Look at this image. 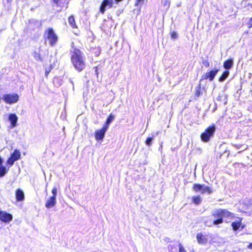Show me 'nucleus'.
I'll return each mask as SVG.
<instances>
[{
	"label": "nucleus",
	"mask_w": 252,
	"mask_h": 252,
	"mask_svg": "<svg viewBox=\"0 0 252 252\" xmlns=\"http://www.w3.org/2000/svg\"><path fill=\"white\" fill-rule=\"evenodd\" d=\"M192 202L196 205H199L201 202V198L200 196H194L192 197Z\"/></svg>",
	"instance_id": "obj_20"
},
{
	"label": "nucleus",
	"mask_w": 252,
	"mask_h": 252,
	"mask_svg": "<svg viewBox=\"0 0 252 252\" xmlns=\"http://www.w3.org/2000/svg\"><path fill=\"white\" fill-rule=\"evenodd\" d=\"M95 72L96 75L97 76L98 74V72L97 68L96 67H95Z\"/></svg>",
	"instance_id": "obj_38"
},
{
	"label": "nucleus",
	"mask_w": 252,
	"mask_h": 252,
	"mask_svg": "<svg viewBox=\"0 0 252 252\" xmlns=\"http://www.w3.org/2000/svg\"><path fill=\"white\" fill-rule=\"evenodd\" d=\"M13 218L11 214L7 213L5 211H0V220L5 223L9 222Z\"/></svg>",
	"instance_id": "obj_9"
},
{
	"label": "nucleus",
	"mask_w": 252,
	"mask_h": 252,
	"mask_svg": "<svg viewBox=\"0 0 252 252\" xmlns=\"http://www.w3.org/2000/svg\"><path fill=\"white\" fill-rule=\"evenodd\" d=\"M215 130L216 126L214 125L209 126L201 135V139L202 141L204 142H208L210 140V138L213 136Z\"/></svg>",
	"instance_id": "obj_3"
},
{
	"label": "nucleus",
	"mask_w": 252,
	"mask_h": 252,
	"mask_svg": "<svg viewBox=\"0 0 252 252\" xmlns=\"http://www.w3.org/2000/svg\"><path fill=\"white\" fill-rule=\"evenodd\" d=\"M16 198L17 201H21L24 199V192L20 189H18L16 191Z\"/></svg>",
	"instance_id": "obj_13"
},
{
	"label": "nucleus",
	"mask_w": 252,
	"mask_h": 252,
	"mask_svg": "<svg viewBox=\"0 0 252 252\" xmlns=\"http://www.w3.org/2000/svg\"><path fill=\"white\" fill-rule=\"evenodd\" d=\"M219 71V69H215L211 70L209 72H206L205 74L201 76V80L209 79V81H212L214 80L216 75L217 74Z\"/></svg>",
	"instance_id": "obj_7"
},
{
	"label": "nucleus",
	"mask_w": 252,
	"mask_h": 252,
	"mask_svg": "<svg viewBox=\"0 0 252 252\" xmlns=\"http://www.w3.org/2000/svg\"><path fill=\"white\" fill-rule=\"evenodd\" d=\"M52 193L53 195L52 196H54V197L56 198V196L57 194V189L56 187L54 188L52 190Z\"/></svg>",
	"instance_id": "obj_28"
},
{
	"label": "nucleus",
	"mask_w": 252,
	"mask_h": 252,
	"mask_svg": "<svg viewBox=\"0 0 252 252\" xmlns=\"http://www.w3.org/2000/svg\"><path fill=\"white\" fill-rule=\"evenodd\" d=\"M244 228V226L243 225V226H242V229H243Z\"/></svg>",
	"instance_id": "obj_41"
},
{
	"label": "nucleus",
	"mask_w": 252,
	"mask_h": 252,
	"mask_svg": "<svg viewBox=\"0 0 252 252\" xmlns=\"http://www.w3.org/2000/svg\"><path fill=\"white\" fill-rule=\"evenodd\" d=\"M52 69V65H51V67L49 68H46L45 69V75L46 76H47L49 72H50L51 70Z\"/></svg>",
	"instance_id": "obj_32"
},
{
	"label": "nucleus",
	"mask_w": 252,
	"mask_h": 252,
	"mask_svg": "<svg viewBox=\"0 0 252 252\" xmlns=\"http://www.w3.org/2000/svg\"><path fill=\"white\" fill-rule=\"evenodd\" d=\"M171 38L172 39H176L178 37V34L175 32H173L171 33Z\"/></svg>",
	"instance_id": "obj_30"
},
{
	"label": "nucleus",
	"mask_w": 252,
	"mask_h": 252,
	"mask_svg": "<svg viewBox=\"0 0 252 252\" xmlns=\"http://www.w3.org/2000/svg\"><path fill=\"white\" fill-rule=\"evenodd\" d=\"M247 24L249 28L252 27V17L250 19Z\"/></svg>",
	"instance_id": "obj_34"
},
{
	"label": "nucleus",
	"mask_w": 252,
	"mask_h": 252,
	"mask_svg": "<svg viewBox=\"0 0 252 252\" xmlns=\"http://www.w3.org/2000/svg\"><path fill=\"white\" fill-rule=\"evenodd\" d=\"M197 240L198 243L200 244H204L207 241V239L206 238V237L203 236L201 233H198L197 235Z\"/></svg>",
	"instance_id": "obj_16"
},
{
	"label": "nucleus",
	"mask_w": 252,
	"mask_h": 252,
	"mask_svg": "<svg viewBox=\"0 0 252 252\" xmlns=\"http://www.w3.org/2000/svg\"><path fill=\"white\" fill-rule=\"evenodd\" d=\"M163 4L164 6H169V2L168 0H165L163 3Z\"/></svg>",
	"instance_id": "obj_35"
},
{
	"label": "nucleus",
	"mask_w": 252,
	"mask_h": 252,
	"mask_svg": "<svg viewBox=\"0 0 252 252\" xmlns=\"http://www.w3.org/2000/svg\"><path fill=\"white\" fill-rule=\"evenodd\" d=\"M221 209H215L213 210L212 212V216L216 219L213 221L209 222L208 221H206L205 222L206 225L211 226L213 225H218L221 224L223 222V219L222 218V212Z\"/></svg>",
	"instance_id": "obj_2"
},
{
	"label": "nucleus",
	"mask_w": 252,
	"mask_h": 252,
	"mask_svg": "<svg viewBox=\"0 0 252 252\" xmlns=\"http://www.w3.org/2000/svg\"><path fill=\"white\" fill-rule=\"evenodd\" d=\"M33 56H34V59L36 61H42V58L41 57L40 54L37 53H34Z\"/></svg>",
	"instance_id": "obj_25"
},
{
	"label": "nucleus",
	"mask_w": 252,
	"mask_h": 252,
	"mask_svg": "<svg viewBox=\"0 0 252 252\" xmlns=\"http://www.w3.org/2000/svg\"><path fill=\"white\" fill-rule=\"evenodd\" d=\"M153 140V138L152 137H148L146 140V144L148 145V146H150L152 144V141Z\"/></svg>",
	"instance_id": "obj_27"
},
{
	"label": "nucleus",
	"mask_w": 252,
	"mask_h": 252,
	"mask_svg": "<svg viewBox=\"0 0 252 252\" xmlns=\"http://www.w3.org/2000/svg\"><path fill=\"white\" fill-rule=\"evenodd\" d=\"M68 23H69V25L73 28H75L77 27L73 16H70L68 18Z\"/></svg>",
	"instance_id": "obj_21"
},
{
	"label": "nucleus",
	"mask_w": 252,
	"mask_h": 252,
	"mask_svg": "<svg viewBox=\"0 0 252 252\" xmlns=\"http://www.w3.org/2000/svg\"><path fill=\"white\" fill-rule=\"evenodd\" d=\"M56 204V198L54 196H51L46 202L45 207L47 208H51L55 206Z\"/></svg>",
	"instance_id": "obj_10"
},
{
	"label": "nucleus",
	"mask_w": 252,
	"mask_h": 252,
	"mask_svg": "<svg viewBox=\"0 0 252 252\" xmlns=\"http://www.w3.org/2000/svg\"><path fill=\"white\" fill-rule=\"evenodd\" d=\"M200 94V88H199L197 90H196L195 95L197 96H199Z\"/></svg>",
	"instance_id": "obj_36"
},
{
	"label": "nucleus",
	"mask_w": 252,
	"mask_h": 252,
	"mask_svg": "<svg viewBox=\"0 0 252 252\" xmlns=\"http://www.w3.org/2000/svg\"><path fill=\"white\" fill-rule=\"evenodd\" d=\"M179 252H187L182 244L179 245Z\"/></svg>",
	"instance_id": "obj_31"
},
{
	"label": "nucleus",
	"mask_w": 252,
	"mask_h": 252,
	"mask_svg": "<svg viewBox=\"0 0 252 252\" xmlns=\"http://www.w3.org/2000/svg\"><path fill=\"white\" fill-rule=\"evenodd\" d=\"M144 1L145 0H136L135 3V6L141 7L144 4Z\"/></svg>",
	"instance_id": "obj_23"
},
{
	"label": "nucleus",
	"mask_w": 252,
	"mask_h": 252,
	"mask_svg": "<svg viewBox=\"0 0 252 252\" xmlns=\"http://www.w3.org/2000/svg\"><path fill=\"white\" fill-rule=\"evenodd\" d=\"M59 0H54V2L56 3H57L58 2Z\"/></svg>",
	"instance_id": "obj_40"
},
{
	"label": "nucleus",
	"mask_w": 252,
	"mask_h": 252,
	"mask_svg": "<svg viewBox=\"0 0 252 252\" xmlns=\"http://www.w3.org/2000/svg\"><path fill=\"white\" fill-rule=\"evenodd\" d=\"M114 118L115 116L113 115L112 114H110L107 119V124H110L114 120Z\"/></svg>",
	"instance_id": "obj_24"
},
{
	"label": "nucleus",
	"mask_w": 252,
	"mask_h": 252,
	"mask_svg": "<svg viewBox=\"0 0 252 252\" xmlns=\"http://www.w3.org/2000/svg\"><path fill=\"white\" fill-rule=\"evenodd\" d=\"M105 134V132H104L101 129L96 130L95 132V139L97 141H102L104 137Z\"/></svg>",
	"instance_id": "obj_11"
},
{
	"label": "nucleus",
	"mask_w": 252,
	"mask_h": 252,
	"mask_svg": "<svg viewBox=\"0 0 252 252\" xmlns=\"http://www.w3.org/2000/svg\"><path fill=\"white\" fill-rule=\"evenodd\" d=\"M1 163H2V159H1V158H0V165L1 164Z\"/></svg>",
	"instance_id": "obj_39"
},
{
	"label": "nucleus",
	"mask_w": 252,
	"mask_h": 252,
	"mask_svg": "<svg viewBox=\"0 0 252 252\" xmlns=\"http://www.w3.org/2000/svg\"><path fill=\"white\" fill-rule=\"evenodd\" d=\"M248 248L252 250V243H250L248 246Z\"/></svg>",
	"instance_id": "obj_37"
},
{
	"label": "nucleus",
	"mask_w": 252,
	"mask_h": 252,
	"mask_svg": "<svg viewBox=\"0 0 252 252\" xmlns=\"http://www.w3.org/2000/svg\"><path fill=\"white\" fill-rule=\"evenodd\" d=\"M71 60L75 68L79 72L82 71L86 67L85 56L78 49L72 48L70 51Z\"/></svg>",
	"instance_id": "obj_1"
},
{
	"label": "nucleus",
	"mask_w": 252,
	"mask_h": 252,
	"mask_svg": "<svg viewBox=\"0 0 252 252\" xmlns=\"http://www.w3.org/2000/svg\"><path fill=\"white\" fill-rule=\"evenodd\" d=\"M113 0H104L100 7V12L104 14L106 8H110L113 6Z\"/></svg>",
	"instance_id": "obj_8"
},
{
	"label": "nucleus",
	"mask_w": 252,
	"mask_h": 252,
	"mask_svg": "<svg viewBox=\"0 0 252 252\" xmlns=\"http://www.w3.org/2000/svg\"><path fill=\"white\" fill-rule=\"evenodd\" d=\"M203 64L205 67H208L209 66V63L207 60L203 61Z\"/></svg>",
	"instance_id": "obj_33"
},
{
	"label": "nucleus",
	"mask_w": 252,
	"mask_h": 252,
	"mask_svg": "<svg viewBox=\"0 0 252 252\" xmlns=\"http://www.w3.org/2000/svg\"><path fill=\"white\" fill-rule=\"evenodd\" d=\"M193 190L196 192H200L202 194L207 193L211 194L213 192L211 188L206 186L205 185L194 184L193 187Z\"/></svg>",
	"instance_id": "obj_4"
},
{
	"label": "nucleus",
	"mask_w": 252,
	"mask_h": 252,
	"mask_svg": "<svg viewBox=\"0 0 252 252\" xmlns=\"http://www.w3.org/2000/svg\"><path fill=\"white\" fill-rule=\"evenodd\" d=\"M109 124H107V123H106L105 125L103 126V127H102V128H101V129L104 132L106 133L108 128V126H109Z\"/></svg>",
	"instance_id": "obj_29"
},
{
	"label": "nucleus",
	"mask_w": 252,
	"mask_h": 252,
	"mask_svg": "<svg viewBox=\"0 0 252 252\" xmlns=\"http://www.w3.org/2000/svg\"><path fill=\"white\" fill-rule=\"evenodd\" d=\"M21 156L20 152L18 150H15L14 152L11 154V156L15 160H18Z\"/></svg>",
	"instance_id": "obj_18"
},
{
	"label": "nucleus",
	"mask_w": 252,
	"mask_h": 252,
	"mask_svg": "<svg viewBox=\"0 0 252 252\" xmlns=\"http://www.w3.org/2000/svg\"><path fill=\"white\" fill-rule=\"evenodd\" d=\"M241 221L242 218H239L238 220H236L232 223L231 226L234 230H237L241 227Z\"/></svg>",
	"instance_id": "obj_14"
},
{
	"label": "nucleus",
	"mask_w": 252,
	"mask_h": 252,
	"mask_svg": "<svg viewBox=\"0 0 252 252\" xmlns=\"http://www.w3.org/2000/svg\"><path fill=\"white\" fill-rule=\"evenodd\" d=\"M233 60L231 59L225 61L223 63V67L226 69H230L233 66Z\"/></svg>",
	"instance_id": "obj_17"
},
{
	"label": "nucleus",
	"mask_w": 252,
	"mask_h": 252,
	"mask_svg": "<svg viewBox=\"0 0 252 252\" xmlns=\"http://www.w3.org/2000/svg\"><path fill=\"white\" fill-rule=\"evenodd\" d=\"M47 37L51 46H54L57 42L58 37L52 28L48 29Z\"/></svg>",
	"instance_id": "obj_6"
},
{
	"label": "nucleus",
	"mask_w": 252,
	"mask_h": 252,
	"mask_svg": "<svg viewBox=\"0 0 252 252\" xmlns=\"http://www.w3.org/2000/svg\"><path fill=\"white\" fill-rule=\"evenodd\" d=\"M222 212V218H227L229 219H232L234 217V214L230 212L226 209H221Z\"/></svg>",
	"instance_id": "obj_15"
},
{
	"label": "nucleus",
	"mask_w": 252,
	"mask_h": 252,
	"mask_svg": "<svg viewBox=\"0 0 252 252\" xmlns=\"http://www.w3.org/2000/svg\"><path fill=\"white\" fill-rule=\"evenodd\" d=\"M8 170L6 169V167L2 166V165H0V177H2L4 176L6 173L7 172Z\"/></svg>",
	"instance_id": "obj_22"
},
{
	"label": "nucleus",
	"mask_w": 252,
	"mask_h": 252,
	"mask_svg": "<svg viewBox=\"0 0 252 252\" xmlns=\"http://www.w3.org/2000/svg\"><path fill=\"white\" fill-rule=\"evenodd\" d=\"M229 74V72L228 70H225L223 72L222 74L221 75V76L219 78V81L220 82H223L224 81L228 76Z\"/></svg>",
	"instance_id": "obj_19"
},
{
	"label": "nucleus",
	"mask_w": 252,
	"mask_h": 252,
	"mask_svg": "<svg viewBox=\"0 0 252 252\" xmlns=\"http://www.w3.org/2000/svg\"><path fill=\"white\" fill-rule=\"evenodd\" d=\"M2 99L6 103L13 104L19 100V95L17 94H5L2 96Z\"/></svg>",
	"instance_id": "obj_5"
},
{
	"label": "nucleus",
	"mask_w": 252,
	"mask_h": 252,
	"mask_svg": "<svg viewBox=\"0 0 252 252\" xmlns=\"http://www.w3.org/2000/svg\"><path fill=\"white\" fill-rule=\"evenodd\" d=\"M15 161L16 160L14 158L10 157L7 160V162L8 164L12 165Z\"/></svg>",
	"instance_id": "obj_26"
},
{
	"label": "nucleus",
	"mask_w": 252,
	"mask_h": 252,
	"mask_svg": "<svg viewBox=\"0 0 252 252\" xmlns=\"http://www.w3.org/2000/svg\"><path fill=\"white\" fill-rule=\"evenodd\" d=\"M8 120L10 121L11 125L13 127L16 126L18 121V117L14 114H11L9 115Z\"/></svg>",
	"instance_id": "obj_12"
}]
</instances>
